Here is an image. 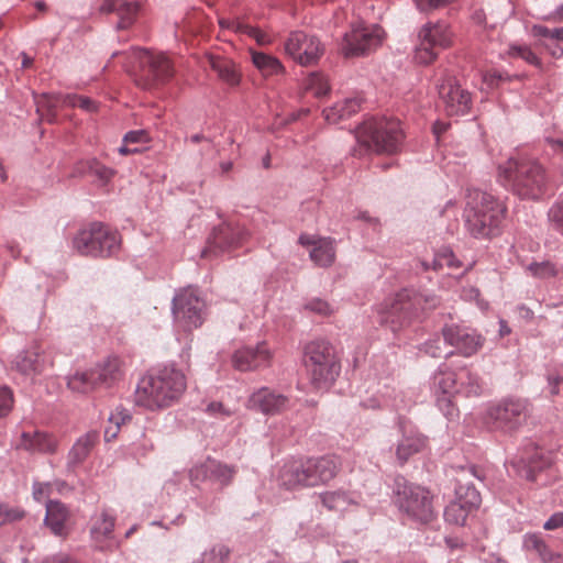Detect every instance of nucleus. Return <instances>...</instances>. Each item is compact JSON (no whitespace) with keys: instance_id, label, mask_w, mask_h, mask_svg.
Masks as SVG:
<instances>
[{"instance_id":"nucleus-1","label":"nucleus","mask_w":563,"mask_h":563,"mask_svg":"<svg viewBox=\"0 0 563 563\" xmlns=\"http://www.w3.org/2000/svg\"><path fill=\"white\" fill-rule=\"evenodd\" d=\"M186 386L185 375L166 366L141 378L135 390V402L150 410L166 408L180 398Z\"/></svg>"},{"instance_id":"nucleus-2","label":"nucleus","mask_w":563,"mask_h":563,"mask_svg":"<svg viewBox=\"0 0 563 563\" xmlns=\"http://www.w3.org/2000/svg\"><path fill=\"white\" fill-rule=\"evenodd\" d=\"M341 459L334 454L310 456L286 464L280 472L282 484L289 489L328 485L340 473Z\"/></svg>"},{"instance_id":"nucleus-3","label":"nucleus","mask_w":563,"mask_h":563,"mask_svg":"<svg viewBox=\"0 0 563 563\" xmlns=\"http://www.w3.org/2000/svg\"><path fill=\"white\" fill-rule=\"evenodd\" d=\"M499 179L517 196L539 199L544 192L548 177L544 167L536 159L509 158L499 166Z\"/></svg>"},{"instance_id":"nucleus-4","label":"nucleus","mask_w":563,"mask_h":563,"mask_svg":"<svg viewBox=\"0 0 563 563\" xmlns=\"http://www.w3.org/2000/svg\"><path fill=\"white\" fill-rule=\"evenodd\" d=\"M438 305L439 298L434 295L402 289L382 303L378 312L380 321L388 323L393 331H397L418 320L422 312L434 309Z\"/></svg>"},{"instance_id":"nucleus-5","label":"nucleus","mask_w":563,"mask_h":563,"mask_svg":"<svg viewBox=\"0 0 563 563\" xmlns=\"http://www.w3.org/2000/svg\"><path fill=\"white\" fill-rule=\"evenodd\" d=\"M506 214L504 202L493 195L473 190L465 209L466 228L475 238H490L497 234Z\"/></svg>"},{"instance_id":"nucleus-6","label":"nucleus","mask_w":563,"mask_h":563,"mask_svg":"<svg viewBox=\"0 0 563 563\" xmlns=\"http://www.w3.org/2000/svg\"><path fill=\"white\" fill-rule=\"evenodd\" d=\"M358 143L377 154L397 153L402 139L400 121L388 118H371L356 132Z\"/></svg>"},{"instance_id":"nucleus-7","label":"nucleus","mask_w":563,"mask_h":563,"mask_svg":"<svg viewBox=\"0 0 563 563\" xmlns=\"http://www.w3.org/2000/svg\"><path fill=\"white\" fill-rule=\"evenodd\" d=\"M395 496L399 510L411 520L429 523L437 517L433 495L428 488L399 477L395 482Z\"/></svg>"},{"instance_id":"nucleus-8","label":"nucleus","mask_w":563,"mask_h":563,"mask_svg":"<svg viewBox=\"0 0 563 563\" xmlns=\"http://www.w3.org/2000/svg\"><path fill=\"white\" fill-rule=\"evenodd\" d=\"M119 234L100 223L82 229L74 239V247L80 254L88 256H110L119 250Z\"/></svg>"},{"instance_id":"nucleus-9","label":"nucleus","mask_w":563,"mask_h":563,"mask_svg":"<svg viewBox=\"0 0 563 563\" xmlns=\"http://www.w3.org/2000/svg\"><path fill=\"white\" fill-rule=\"evenodd\" d=\"M420 43L416 49V59L428 65L435 60L439 49H445L453 44V32L444 22L428 23L419 32Z\"/></svg>"},{"instance_id":"nucleus-10","label":"nucleus","mask_w":563,"mask_h":563,"mask_svg":"<svg viewBox=\"0 0 563 563\" xmlns=\"http://www.w3.org/2000/svg\"><path fill=\"white\" fill-rule=\"evenodd\" d=\"M528 404L521 399H506L487 410L486 423L503 432H512L526 422Z\"/></svg>"},{"instance_id":"nucleus-11","label":"nucleus","mask_w":563,"mask_h":563,"mask_svg":"<svg viewBox=\"0 0 563 563\" xmlns=\"http://www.w3.org/2000/svg\"><path fill=\"white\" fill-rule=\"evenodd\" d=\"M384 37L380 26L358 24L345 34L341 51L345 57L368 54L382 45Z\"/></svg>"},{"instance_id":"nucleus-12","label":"nucleus","mask_w":563,"mask_h":563,"mask_svg":"<svg viewBox=\"0 0 563 563\" xmlns=\"http://www.w3.org/2000/svg\"><path fill=\"white\" fill-rule=\"evenodd\" d=\"M203 311L205 301L195 288H184L174 298V316L177 321L188 329L198 328L202 324Z\"/></svg>"},{"instance_id":"nucleus-13","label":"nucleus","mask_w":563,"mask_h":563,"mask_svg":"<svg viewBox=\"0 0 563 563\" xmlns=\"http://www.w3.org/2000/svg\"><path fill=\"white\" fill-rule=\"evenodd\" d=\"M131 54L143 69L147 79L146 87L155 84H164L173 77V63L164 53H154L142 48H133Z\"/></svg>"},{"instance_id":"nucleus-14","label":"nucleus","mask_w":563,"mask_h":563,"mask_svg":"<svg viewBox=\"0 0 563 563\" xmlns=\"http://www.w3.org/2000/svg\"><path fill=\"white\" fill-rule=\"evenodd\" d=\"M459 385V372H454L446 366L439 368L434 376L433 389L439 409L449 419L457 416L454 398L460 393Z\"/></svg>"},{"instance_id":"nucleus-15","label":"nucleus","mask_w":563,"mask_h":563,"mask_svg":"<svg viewBox=\"0 0 563 563\" xmlns=\"http://www.w3.org/2000/svg\"><path fill=\"white\" fill-rule=\"evenodd\" d=\"M456 498L444 510V519L449 525L463 527L470 516L481 504V495L473 486H459Z\"/></svg>"},{"instance_id":"nucleus-16","label":"nucleus","mask_w":563,"mask_h":563,"mask_svg":"<svg viewBox=\"0 0 563 563\" xmlns=\"http://www.w3.org/2000/svg\"><path fill=\"white\" fill-rule=\"evenodd\" d=\"M285 51L299 64L310 65L320 58L323 47L314 35L297 31L288 36Z\"/></svg>"},{"instance_id":"nucleus-17","label":"nucleus","mask_w":563,"mask_h":563,"mask_svg":"<svg viewBox=\"0 0 563 563\" xmlns=\"http://www.w3.org/2000/svg\"><path fill=\"white\" fill-rule=\"evenodd\" d=\"M444 341L464 357L476 354L484 345L485 339L476 330L457 324L446 325L442 330Z\"/></svg>"},{"instance_id":"nucleus-18","label":"nucleus","mask_w":563,"mask_h":563,"mask_svg":"<svg viewBox=\"0 0 563 563\" xmlns=\"http://www.w3.org/2000/svg\"><path fill=\"white\" fill-rule=\"evenodd\" d=\"M236 470L213 459H207L205 462L195 465L189 472V478L192 484L198 486L200 483L211 481L221 487L232 483Z\"/></svg>"},{"instance_id":"nucleus-19","label":"nucleus","mask_w":563,"mask_h":563,"mask_svg":"<svg viewBox=\"0 0 563 563\" xmlns=\"http://www.w3.org/2000/svg\"><path fill=\"white\" fill-rule=\"evenodd\" d=\"M274 354L266 342H260L255 346H243L232 355L234 368L241 372L257 371L269 367Z\"/></svg>"},{"instance_id":"nucleus-20","label":"nucleus","mask_w":563,"mask_h":563,"mask_svg":"<svg viewBox=\"0 0 563 563\" xmlns=\"http://www.w3.org/2000/svg\"><path fill=\"white\" fill-rule=\"evenodd\" d=\"M59 106L80 108L89 112L97 110V104L88 97L77 95H44L37 100V111L41 117L48 122H53L56 117V109Z\"/></svg>"},{"instance_id":"nucleus-21","label":"nucleus","mask_w":563,"mask_h":563,"mask_svg":"<svg viewBox=\"0 0 563 563\" xmlns=\"http://www.w3.org/2000/svg\"><path fill=\"white\" fill-rule=\"evenodd\" d=\"M439 97L448 115H462L470 110L471 96L453 77H446L439 86Z\"/></svg>"},{"instance_id":"nucleus-22","label":"nucleus","mask_w":563,"mask_h":563,"mask_svg":"<svg viewBox=\"0 0 563 563\" xmlns=\"http://www.w3.org/2000/svg\"><path fill=\"white\" fill-rule=\"evenodd\" d=\"M245 239V232L238 227L224 224L214 230L208 241V246L202 251V257H209L212 254L240 246Z\"/></svg>"},{"instance_id":"nucleus-23","label":"nucleus","mask_w":563,"mask_h":563,"mask_svg":"<svg viewBox=\"0 0 563 563\" xmlns=\"http://www.w3.org/2000/svg\"><path fill=\"white\" fill-rule=\"evenodd\" d=\"M299 243L309 247L311 261L320 267H329L335 260V241L331 238H320L310 234H301Z\"/></svg>"},{"instance_id":"nucleus-24","label":"nucleus","mask_w":563,"mask_h":563,"mask_svg":"<svg viewBox=\"0 0 563 563\" xmlns=\"http://www.w3.org/2000/svg\"><path fill=\"white\" fill-rule=\"evenodd\" d=\"M52 365V358L38 344H34L25 352L19 354L13 362V367L26 376L38 375Z\"/></svg>"},{"instance_id":"nucleus-25","label":"nucleus","mask_w":563,"mask_h":563,"mask_svg":"<svg viewBox=\"0 0 563 563\" xmlns=\"http://www.w3.org/2000/svg\"><path fill=\"white\" fill-rule=\"evenodd\" d=\"M288 402L289 400L286 396L263 387L250 396L247 407L257 409L265 415H277L288 408Z\"/></svg>"},{"instance_id":"nucleus-26","label":"nucleus","mask_w":563,"mask_h":563,"mask_svg":"<svg viewBox=\"0 0 563 563\" xmlns=\"http://www.w3.org/2000/svg\"><path fill=\"white\" fill-rule=\"evenodd\" d=\"M311 384L317 389H328L340 374V363L305 362Z\"/></svg>"},{"instance_id":"nucleus-27","label":"nucleus","mask_w":563,"mask_h":563,"mask_svg":"<svg viewBox=\"0 0 563 563\" xmlns=\"http://www.w3.org/2000/svg\"><path fill=\"white\" fill-rule=\"evenodd\" d=\"M19 448L29 452L54 453L57 449V440L49 433L34 430L21 434Z\"/></svg>"},{"instance_id":"nucleus-28","label":"nucleus","mask_w":563,"mask_h":563,"mask_svg":"<svg viewBox=\"0 0 563 563\" xmlns=\"http://www.w3.org/2000/svg\"><path fill=\"white\" fill-rule=\"evenodd\" d=\"M427 448V439L419 432L404 428V434L396 448V456L398 462L402 465L411 456L422 452Z\"/></svg>"},{"instance_id":"nucleus-29","label":"nucleus","mask_w":563,"mask_h":563,"mask_svg":"<svg viewBox=\"0 0 563 563\" xmlns=\"http://www.w3.org/2000/svg\"><path fill=\"white\" fill-rule=\"evenodd\" d=\"M114 523L115 518L107 511H101L92 517L90 534L100 549H104L107 541L112 539Z\"/></svg>"},{"instance_id":"nucleus-30","label":"nucleus","mask_w":563,"mask_h":563,"mask_svg":"<svg viewBox=\"0 0 563 563\" xmlns=\"http://www.w3.org/2000/svg\"><path fill=\"white\" fill-rule=\"evenodd\" d=\"M69 511L66 506L59 501L49 500L46 504L45 523L56 536H65L68 532L67 522Z\"/></svg>"},{"instance_id":"nucleus-31","label":"nucleus","mask_w":563,"mask_h":563,"mask_svg":"<svg viewBox=\"0 0 563 563\" xmlns=\"http://www.w3.org/2000/svg\"><path fill=\"white\" fill-rule=\"evenodd\" d=\"M92 372L98 387H110L122 377V362L118 357H111Z\"/></svg>"},{"instance_id":"nucleus-32","label":"nucleus","mask_w":563,"mask_h":563,"mask_svg":"<svg viewBox=\"0 0 563 563\" xmlns=\"http://www.w3.org/2000/svg\"><path fill=\"white\" fill-rule=\"evenodd\" d=\"M305 362L339 363L333 346L324 340H314L306 345Z\"/></svg>"},{"instance_id":"nucleus-33","label":"nucleus","mask_w":563,"mask_h":563,"mask_svg":"<svg viewBox=\"0 0 563 563\" xmlns=\"http://www.w3.org/2000/svg\"><path fill=\"white\" fill-rule=\"evenodd\" d=\"M361 108L358 98H349L341 102H336L333 107L323 111L324 119L328 123L335 124L341 120L350 118Z\"/></svg>"},{"instance_id":"nucleus-34","label":"nucleus","mask_w":563,"mask_h":563,"mask_svg":"<svg viewBox=\"0 0 563 563\" xmlns=\"http://www.w3.org/2000/svg\"><path fill=\"white\" fill-rule=\"evenodd\" d=\"M98 441V433L95 431H90L85 435L80 437L77 442L73 445L68 459L69 463L73 465L80 464L84 462L92 448Z\"/></svg>"},{"instance_id":"nucleus-35","label":"nucleus","mask_w":563,"mask_h":563,"mask_svg":"<svg viewBox=\"0 0 563 563\" xmlns=\"http://www.w3.org/2000/svg\"><path fill=\"white\" fill-rule=\"evenodd\" d=\"M251 55L254 66L261 71L263 76L269 77L282 74L284 71L282 63L276 57L255 51H251Z\"/></svg>"},{"instance_id":"nucleus-36","label":"nucleus","mask_w":563,"mask_h":563,"mask_svg":"<svg viewBox=\"0 0 563 563\" xmlns=\"http://www.w3.org/2000/svg\"><path fill=\"white\" fill-rule=\"evenodd\" d=\"M459 384L460 393L466 397L479 396L483 391L481 377L466 367L459 371Z\"/></svg>"},{"instance_id":"nucleus-37","label":"nucleus","mask_w":563,"mask_h":563,"mask_svg":"<svg viewBox=\"0 0 563 563\" xmlns=\"http://www.w3.org/2000/svg\"><path fill=\"white\" fill-rule=\"evenodd\" d=\"M211 68L218 74V76L225 82L231 86L238 85L240 81V76L235 69L234 64L224 58H211L210 60Z\"/></svg>"},{"instance_id":"nucleus-38","label":"nucleus","mask_w":563,"mask_h":563,"mask_svg":"<svg viewBox=\"0 0 563 563\" xmlns=\"http://www.w3.org/2000/svg\"><path fill=\"white\" fill-rule=\"evenodd\" d=\"M321 504L328 510H344L351 503L350 496L343 490L324 492L319 494Z\"/></svg>"},{"instance_id":"nucleus-39","label":"nucleus","mask_w":563,"mask_h":563,"mask_svg":"<svg viewBox=\"0 0 563 563\" xmlns=\"http://www.w3.org/2000/svg\"><path fill=\"white\" fill-rule=\"evenodd\" d=\"M67 385L71 390L82 394L99 388L92 369L89 372L76 373L69 377Z\"/></svg>"},{"instance_id":"nucleus-40","label":"nucleus","mask_w":563,"mask_h":563,"mask_svg":"<svg viewBox=\"0 0 563 563\" xmlns=\"http://www.w3.org/2000/svg\"><path fill=\"white\" fill-rule=\"evenodd\" d=\"M139 11H140L139 2L121 1L117 9V14L119 16L118 27L119 29L130 27L135 22Z\"/></svg>"},{"instance_id":"nucleus-41","label":"nucleus","mask_w":563,"mask_h":563,"mask_svg":"<svg viewBox=\"0 0 563 563\" xmlns=\"http://www.w3.org/2000/svg\"><path fill=\"white\" fill-rule=\"evenodd\" d=\"M526 271L533 277L540 279H548L555 277L559 273V268L555 264L543 261V262H533L527 265Z\"/></svg>"},{"instance_id":"nucleus-42","label":"nucleus","mask_w":563,"mask_h":563,"mask_svg":"<svg viewBox=\"0 0 563 563\" xmlns=\"http://www.w3.org/2000/svg\"><path fill=\"white\" fill-rule=\"evenodd\" d=\"M230 550L224 544H214L206 550L199 561L194 563H225L229 560Z\"/></svg>"},{"instance_id":"nucleus-43","label":"nucleus","mask_w":563,"mask_h":563,"mask_svg":"<svg viewBox=\"0 0 563 563\" xmlns=\"http://www.w3.org/2000/svg\"><path fill=\"white\" fill-rule=\"evenodd\" d=\"M305 88L314 96L321 97L328 93L330 86L328 79L319 73H312L306 79Z\"/></svg>"},{"instance_id":"nucleus-44","label":"nucleus","mask_w":563,"mask_h":563,"mask_svg":"<svg viewBox=\"0 0 563 563\" xmlns=\"http://www.w3.org/2000/svg\"><path fill=\"white\" fill-rule=\"evenodd\" d=\"M523 547L527 551H534L541 560H543L550 551L548 544L537 533L526 534L523 538Z\"/></svg>"},{"instance_id":"nucleus-45","label":"nucleus","mask_w":563,"mask_h":563,"mask_svg":"<svg viewBox=\"0 0 563 563\" xmlns=\"http://www.w3.org/2000/svg\"><path fill=\"white\" fill-rule=\"evenodd\" d=\"M24 515L21 508L0 501V527L19 521Z\"/></svg>"},{"instance_id":"nucleus-46","label":"nucleus","mask_w":563,"mask_h":563,"mask_svg":"<svg viewBox=\"0 0 563 563\" xmlns=\"http://www.w3.org/2000/svg\"><path fill=\"white\" fill-rule=\"evenodd\" d=\"M549 462L545 461L542 456H540L537 452L531 456L529 464L525 466L522 473L520 474L528 481H536V472L537 470H542L548 466Z\"/></svg>"},{"instance_id":"nucleus-47","label":"nucleus","mask_w":563,"mask_h":563,"mask_svg":"<svg viewBox=\"0 0 563 563\" xmlns=\"http://www.w3.org/2000/svg\"><path fill=\"white\" fill-rule=\"evenodd\" d=\"M509 54L515 57H520L527 63L539 66L540 59L538 56L531 51L530 47L526 45H512L509 47Z\"/></svg>"},{"instance_id":"nucleus-48","label":"nucleus","mask_w":563,"mask_h":563,"mask_svg":"<svg viewBox=\"0 0 563 563\" xmlns=\"http://www.w3.org/2000/svg\"><path fill=\"white\" fill-rule=\"evenodd\" d=\"M548 216L551 224L563 234V199L550 208Z\"/></svg>"},{"instance_id":"nucleus-49","label":"nucleus","mask_w":563,"mask_h":563,"mask_svg":"<svg viewBox=\"0 0 563 563\" xmlns=\"http://www.w3.org/2000/svg\"><path fill=\"white\" fill-rule=\"evenodd\" d=\"M444 266L446 267H460L459 261L455 258L454 254L451 251H443L438 254L433 260V269H441Z\"/></svg>"},{"instance_id":"nucleus-50","label":"nucleus","mask_w":563,"mask_h":563,"mask_svg":"<svg viewBox=\"0 0 563 563\" xmlns=\"http://www.w3.org/2000/svg\"><path fill=\"white\" fill-rule=\"evenodd\" d=\"M306 309L322 317H328L333 313L331 305L320 298L311 299L307 305Z\"/></svg>"},{"instance_id":"nucleus-51","label":"nucleus","mask_w":563,"mask_h":563,"mask_svg":"<svg viewBox=\"0 0 563 563\" xmlns=\"http://www.w3.org/2000/svg\"><path fill=\"white\" fill-rule=\"evenodd\" d=\"M244 27V31L242 34H246L249 35L250 37L254 38L260 45H267L269 43H272V36L267 33H265L264 31L257 29V27H254V26H251L249 24H245Z\"/></svg>"},{"instance_id":"nucleus-52","label":"nucleus","mask_w":563,"mask_h":563,"mask_svg":"<svg viewBox=\"0 0 563 563\" xmlns=\"http://www.w3.org/2000/svg\"><path fill=\"white\" fill-rule=\"evenodd\" d=\"M13 406V394L9 387H0V417L10 412Z\"/></svg>"},{"instance_id":"nucleus-53","label":"nucleus","mask_w":563,"mask_h":563,"mask_svg":"<svg viewBox=\"0 0 563 563\" xmlns=\"http://www.w3.org/2000/svg\"><path fill=\"white\" fill-rule=\"evenodd\" d=\"M533 32L538 36L550 37L558 41H563V27L548 29L542 25L533 26Z\"/></svg>"},{"instance_id":"nucleus-54","label":"nucleus","mask_w":563,"mask_h":563,"mask_svg":"<svg viewBox=\"0 0 563 563\" xmlns=\"http://www.w3.org/2000/svg\"><path fill=\"white\" fill-rule=\"evenodd\" d=\"M131 416L123 408H115L109 416L108 423L115 424L121 427V424H125L130 421Z\"/></svg>"},{"instance_id":"nucleus-55","label":"nucleus","mask_w":563,"mask_h":563,"mask_svg":"<svg viewBox=\"0 0 563 563\" xmlns=\"http://www.w3.org/2000/svg\"><path fill=\"white\" fill-rule=\"evenodd\" d=\"M150 137L144 130L131 131L123 139L125 144L147 143Z\"/></svg>"},{"instance_id":"nucleus-56","label":"nucleus","mask_w":563,"mask_h":563,"mask_svg":"<svg viewBox=\"0 0 563 563\" xmlns=\"http://www.w3.org/2000/svg\"><path fill=\"white\" fill-rule=\"evenodd\" d=\"M219 24L222 29L233 30L236 33H243L245 26V22L241 19H224L221 18L219 20Z\"/></svg>"},{"instance_id":"nucleus-57","label":"nucleus","mask_w":563,"mask_h":563,"mask_svg":"<svg viewBox=\"0 0 563 563\" xmlns=\"http://www.w3.org/2000/svg\"><path fill=\"white\" fill-rule=\"evenodd\" d=\"M52 490V485L48 483H36L33 486V496L37 501L45 500Z\"/></svg>"},{"instance_id":"nucleus-58","label":"nucleus","mask_w":563,"mask_h":563,"mask_svg":"<svg viewBox=\"0 0 563 563\" xmlns=\"http://www.w3.org/2000/svg\"><path fill=\"white\" fill-rule=\"evenodd\" d=\"M206 411L210 416L214 417H229L232 415V412L227 409L222 402H210L207 406Z\"/></svg>"},{"instance_id":"nucleus-59","label":"nucleus","mask_w":563,"mask_h":563,"mask_svg":"<svg viewBox=\"0 0 563 563\" xmlns=\"http://www.w3.org/2000/svg\"><path fill=\"white\" fill-rule=\"evenodd\" d=\"M563 527V512H555L545 521L543 528L545 530H555Z\"/></svg>"},{"instance_id":"nucleus-60","label":"nucleus","mask_w":563,"mask_h":563,"mask_svg":"<svg viewBox=\"0 0 563 563\" xmlns=\"http://www.w3.org/2000/svg\"><path fill=\"white\" fill-rule=\"evenodd\" d=\"M504 74L499 70H487L484 74V81L487 82L489 86H497L499 81L504 80Z\"/></svg>"},{"instance_id":"nucleus-61","label":"nucleus","mask_w":563,"mask_h":563,"mask_svg":"<svg viewBox=\"0 0 563 563\" xmlns=\"http://www.w3.org/2000/svg\"><path fill=\"white\" fill-rule=\"evenodd\" d=\"M545 142L549 148L552 151V153L558 155L561 159H563V140L548 137Z\"/></svg>"},{"instance_id":"nucleus-62","label":"nucleus","mask_w":563,"mask_h":563,"mask_svg":"<svg viewBox=\"0 0 563 563\" xmlns=\"http://www.w3.org/2000/svg\"><path fill=\"white\" fill-rule=\"evenodd\" d=\"M120 2H121V0H102L101 4L99 7V10L102 13H111V12L117 13V9H118Z\"/></svg>"},{"instance_id":"nucleus-63","label":"nucleus","mask_w":563,"mask_h":563,"mask_svg":"<svg viewBox=\"0 0 563 563\" xmlns=\"http://www.w3.org/2000/svg\"><path fill=\"white\" fill-rule=\"evenodd\" d=\"M426 352L430 354L432 357H440L442 355V351L441 347L439 346V340H437L434 343H427Z\"/></svg>"},{"instance_id":"nucleus-64","label":"nucleus","mask_w":563,"mask_h":563,"mask_svg":"<svg viewBox=\"0 0 563 563\" xmlns=\"http://www.w3.org/2000/svg\"><path fill=\"white\" fill-rule=\"evenodd\" d=\"M543 563H563V554L554 553L551 550L542 560Z\"/></svg>"}]
</instances>
